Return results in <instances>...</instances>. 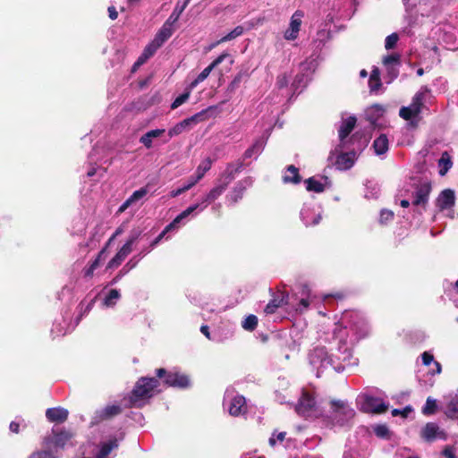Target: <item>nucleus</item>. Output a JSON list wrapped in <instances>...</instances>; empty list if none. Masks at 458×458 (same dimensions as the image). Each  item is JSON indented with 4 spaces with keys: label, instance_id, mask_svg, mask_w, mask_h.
I'll return each instance as SVG.
<instances>
[{
    "label": "nucleus",
    "instance_id": "nucleus-1",
    "mask_svg": "<svg viewBox=\"0 0 458 458\" xmlns=\"http://www.w3.org/2000/svg\"><path fill=\"white\" fill-rule=\"evenodd\" d=\"M160 386L157 377H141L136 382L128 396L130 408H141L153 397L155 390Z\"/></svg>",
    "mask_w": 458,
    "mask_h": 458
},
{
    "label": "nucleus",
    "instance_id": "nucleus-2",
    "mask_svg": "<svg viewBox=\"0 0 458 458\" xmlns=\"http://www.w3.org/2000/svg\"><path fill=\"white\" fill-rule=\"evenodd\" d=\"M357 119L355 116H349L347 119H345L339 130H338V136L340 144L339 147L342 148H349V144H355L358 145V150H362L367 146V139L363 137L362 135H360L358 133L352 134L350 138L349 135L354 129L356 125Z\"/></svg>",
    "mask_w": 458,
    "mask_h": 458
},
{
    "label": "nucleus",
    "instance_id": "nucleus-3",
    "mask_svg": "<svg viewBox=\"0 0 458 458\" xmlns=\"http://www.w3.org/2000/svg\"><path fill=\"white\" fill-rule=\"evenodd\" d=\"M74 437V433L65 428H53L51 434L43 438V445L52 453L64 450Z\"/></svg>",
    "mask_w": 458,
    "mask_h": 458
},
{
    "label": "nucleus",
    "instance_id": "nucleus-4",
    "mask_svg": "<svg viewBox=\"0 0 458 458\" xmlns=\"http://www.w3.org/2000/svg\"><path fill=\"white\" fill-rule=\"evenodd\" d=\"M355 416V411L345 401H330V415L332 425L344 426Z\"/></svg>",
    "mask_w": 458,
    "mask_h": 458
},
{
    "label": "nucleus",
    "instance_id": "nucleus-5",
    "mask_svg": "<svg viewBox=\"0 0 458 458\" xmlns=\"http://www.w3.org/2000/svg\"><path fill=\"white\" fill-rule=\"evenodd\" d=\"M343 323L346 327L352 330L359 339L364 338L368 335V325L364 318L359 311L346 310L342 317Z\"/></svg>",
    "mask_w": 458,
    "mask_h": 458
},
{
    "label": "nucleus",
    "instance_id": "nucleus-6",
    "mask_svg": "<svg viewBox=\"0 0 458 458\" xmlns=\"http://www.w3.org/2000/svg\"><path fill=\"white\" fill-rule=\"evenodd\" d=\"M157 377L163 379L167 386L186 388L190 386V378L187 375L179 372H169L165 369H156Z\"/></svg>",
    "mask_w": 458,
    "mask_h": 458
},
{
    "label": "nucleus",
    "instance_id": "nucleus-7",
    "mask_svg": "<svg viewBox=\"0 0 458 458\" xmlns=\"http://www.w3.org/2000/svg\"><path fill=\"white\" fill-rule=\"evenodd\" d=\"M412 205L421 207L426 210L429 195L432 191L431 182L428 181L421 182L414 185Z\"/></svg>",
    "mask_w": 458,
    "mask_h": 458
},
{
    "label": "nucleus",
    "instance_id": "nucleus-8",
    "mask_svg": "<svg viewBox=\"0 0 458 458\" xmlns=\"http://www.w3.org/2000/svg\"><path fill=\"white\" fill-rule=\"evenodd\" d=\"M249 164L243 163V160H235L233 162L227 163L225 168L221 172L217 177L219 182L228 185L235 179L236 175L243 171Z\"/></svg>",
    "mask_w": 458,
    "mask_h": 458
},
{
    "label": "nucleus",
    "instance_id": "nucleus-9",
    "mask_svg": "<svg viewBox=\"0 0 458 458\" xmlns=\"http://www.w3.org/2000/svg\"><path fill=\"white\" fill-rule=\"evenodd\" d=\"M253 183L251 177L248 176L238 181L232 188L231 191L226 195V199L231 205L239 202L242 198L248 187Z\"/></svg>",
    "mask_w": 458,
    "mask_h": 458
},
{
    "label": "nucleus",
    "instance_id": "nucleus-10",
    "mask_svg": "<svg viewBox=\"0 0 458 458\" xmlns=\"http://www.w3.org/2000/svg\"><path fill=\"white\" fill-rule=\"evenodd\" d=\"M315 405V398L309 392L303 391L295 406V411L301 416L309 417Z\"/></svg>",
    "mask_w": 458,
    "mask_h": 458
},
{
    "label": "nucleus",
    "instance_id": "nucleus-11",
    "mask_svg": "<svg viewBox=\"0 0 458 458\" xmlns=\"http://www.w3.org/2000/svg\"><path fill=\"white\" fill-rule=\"evenodd\" d=\"M357 151H359L358 147L353 148L348 152L341 153L340 155H338L335 160L336 168L339 170L350 169L354 165Z\"/></svg>",
    "mask_w": 458,
    "mask_h": 458
},
{
    "label": "nucleus",
    "instance_id": "nucleus-12",
    "mask_svg": "<svg viewBox=\"0 0 458 458\" xmlns=\"http://www.w3.org/2000/svg\"><path fill=\"white\" fill-rule=\"evenodd\" d=\"M289 294L285 292L276 293L266 305L264 311L267 314H274L278 308L288 303Z\"/></svg>",
    "mask_w": 458,
    "mask_h": 458
},
{
    "label": "nucleus",
    "instance_id": "nucleus-13",
    "mask_svg": "<svg viewBox=\"0 0 458 458\" xmlns=\"http://www.w3.org/2000/svg\"><path fill=\"white\" fill-rule=\"evenodd\" d=\"M420 436L427 442H433L437 437L445 438V433L439 430V427L434 422H428L421 429Z\"/></svg>",
    "mask_w": 458,
    "mask_h": 458
},
{
    "label": "nucleus",
    "instance_id": "nucleus-14",
    "mask_svg": "<svg viewBox=\"0 0 458 458\" xmlns=\"http://www.w3.org/2000/svg\"><path fill=\"white\" fill-rule=\"evenodd\" d=\"M455 204L454 191L451 189H445L438 195L436 205L440 211L450 208Z\"/></svg>",
    "mask_w": 458,
    "mask_h": 458
},
{
    "label": "nucleus",
    "instance_id": "nucleus-15",
    "mask_svg": "<svg viewBox=\"0 0 458 458\" xmlns=\"http://www.w3.org/2000/svg\"><path fill=\"white\" fill-rule=\"evenodd\" d=\"M228 56V54L223 53L219 56H217L208 67H206L198 76L197 78L191 82L190 88L194 89L199 83L205 81L210 72L215 69L217 65H219L225 57Z\"/></svg>",
    "mask_w": 458,
    "mask_h": 458
},
{
    "label": "nucleus",
    "instance_id": "nucleus-16",
    "mask_svg": "<svg viewBox=\"0 0 458 458\" xmlns=\"http://www.w3.org/2000/svg\"><path fill=\"white\" fill-rule=\"evenodd\" d=\"M227 189L225 183L219 182L216 178V185L203 197L201 204H204L203 208H207L208 205L217 199Z\"/></svg>",
    "mask_w": 458,
    "mask_h": 458
},
{
    "label": "nucleus",
    "instance_id": "nucleus-17",
    "mask_svg": "<svg viewBox=\"0 0 458 458\" xmlns=\"http://www.w3.org/2000/svg\"><path fill=\"white\" fill-rule=\"evenodd\" d=\"M303 17V13L301 11H296L292 18L290 22V30L285 32V38L289 40H293L297 38L298 33L301 25V18Z\"/></svg>",
    "mask_w": 458,
    "mask_h": 458
},
{
    "label": "nucleus",
    "instance_id": "nucleus-18",
    "mask_svg": "<svg viewBox=\"0 0 458 458\" xmlns=\"http://www.w3.org/2000/svg\"><path fill=\"white\" fill-rule=\"evenodd\" d=\"M229 413L232 416L237 417L247 412L246 399L243 395L234 396L229 405Z\"/></svg>",
    "mask_w": 458,
    "mask_h": 458
},
{
    "label": "nucleus",
    "instance_id": "nucleus-19",
    "mask_svg": "<svg viewBox=\"0 0 458 458\" xmlns=\"http://www.w3.org/2000/svg\"><path fill=\"white\" fill-rule=\"evenodd\" d=\"M69 416L68 410L63 407L48 408L46 411V417L50 422L64 423Z\"/></svg>",
    "mask_w": 458,
    "mask_h": 458
},
{
    "label": "nucleus",
    "instance_id": "nucleus-20",
    "mask_svg": "<svg viewBox=\"0 0 458 458\" xmlns=\"http://www.w3.org/2000/svg\"><path fill=\"white\" fill-rule=\"evenodd\" d=\"M364 405L369 411L377 414L384 413L388 409V406L384 402L372 396H367L365 398Z\"/></svg>",
    "mask_w": 458,
    "mask_h": 458
},
{
    "label": "nucleus",
    "instance_id": "nucleus-21",
    "mask_svg": "<svg viewBox=\"0 0 458 458\" xmlns=\"http://www.w3.org/2000/svg\"><path fill=\"white\" fill-rule=\"evenodd\" d=\"M106 259V248H102V250L98 253L95 259L89 264L88 267L83 268V276L86 278H91L94 276V272L98 269L101 263Z\"/></svg>",
    "mask_w": 458,
    "mask_h": 458
},
{
    "label": "nucleus",
    "instance_id": "nucleus-22",
    "mask_svg": "<svg viewBox=\"0 0 458 458\" xmlns=\"http://www.w3.org/2000/svg\"><path fill=\"white\" fill-rule=\"evenodd\" d=\"M317 360H320L321 367L332 366V358L328 356L325 347H317L311 354V362L316 363Z\"/></svg>",
    "mask_w": 458,
    "mask_h": 458
},
{
    "label": "nucleus",
    "instance_id": "nucleus-23",
    "mask_svg": "<svg viewBox=\"0 0 458 458\" xmlns=\"http://www.w3.org/2000/svg\"><path fill=\"white\" fill-rule=\"evenodd\" d=\"M174 30V24L165 21L154 39L160 45H163L173 35Z\"/></svg>",
    "mask_w": 458,
    "mask_h": 458
},
{
    "label": "nucleus",
    "instance_id": "nucleus-24",
    "mask_svg": "<svg viewBox=\"0 0 458 458\" xmlns=\"http://www.w3.org/2000/svg\"><path fill=\"white\" fill-rule=\"evenodd\" d=\"M284 183L298 184L301 182V176L299 173V169L290 165L286 167V173L282 178Z\"/></svg>",
    "mask_w": 458,
    "mask_h": 458
},
{
    "label": "nucleus",
    "instance_id": "nucleus-25",
    "mask_svg": "<svg viewBox=\"0 0 458 458\" xmlns=\"http://www.w3.org/2000/svg\"><path fill=\"white\" fill-rule=\"evenodd\" d=\"M165 132V129H155L147 131L140 138V142L148 149L153 146L152 140L154 138L161 137Z\"/></svg>",
    "mask_w": 458,
    "mask_h": 458
},
{
    "label": "nucleus",
    "instance_id": "nucleus-26",
    "mask_svg": "<svg viewBox=\"0 0 458 458\" xmlns=\"http://www.w3.org/2000/svg\"><path fill=\"white\" fill-rule=\"evenodd\" d=\"M373 148L377 155L385 154L389 148L387 136L386 134H380L377 139H375L373 141Z\"/></svg>",
    "mask_w": 458,
    "mask_h": 458
},
{
    "label": "nucleus",
    "instance_id": "nucleus-27",
    "mask_svg": "<svg viewBox=\"0 0 458 458\" xmlns=\"http://www.w3.org/2000/svg\"><path fill=\"white\" fill-rule=\"evenodd\" d=\"M428 92H429V89L425 87L422 90L417 92L413 97L411 106L413 107L414 113L420 114L421 109L424 106L425 95Z\"/></svg>",
    "mask_w": 458,
    "mask_h": 458
},
{
    "label": "nucleus",
    "instance_id": "nucleus-28",
    "mask_svg": "<svg viewBox=\"0 0 458 458\" xmlns=\"http://www.w3.org/2000/svg\"><path fill=\"white\" fill-rule=\"evenodd\" d=\"M369 87L371 92H377L382 87L380 71L377 67H374L370 72Z\"/></svg>",
    "mask_w": 458,
    "mask_h": 458
},
{
    "label": "nucleus",
    "instance_id": "nucleus-29",
    "mask_svg": "<svg viewBox=\"0 0 458 458\" xmlns=\"http://www.w3.org/2000/svg\"><path fill=\"white\" fill-rule=\"evenodd\" d=\"M264 148V142L262 140H257L250 148H248L242 157L239 158V160H243V163H245V160L248 158H250L253 155L259 154Z\"/></svg>",
    "mask_w": 458,
    "mask_h": 458
},
{
    "label": "nucleus",
    "instance_id": "nucleus-30",
    "mask_svg": "<svg viewBox=\"0 0 458 458\" xmlns=\"http://www.w3.org/2000/svg\"><path fill=\"white\" fill-rule=\"evenodd\" d=\"M122 412L120 405H107L99 413L98 417L102 420H109Z\"/></svg>",
    "mask_w": 458,
    "mask_h": 458
},
{
    "label": "nucleus",
    "instance_id": "nucleus-31",
    "mask_svg": "<svg viewBox=\"0 0 458 458\" xmlns=\"http://www.w3.org/2000/svg\"><path fill=\"white\" fill-rule=\"evenodd\" d=\"M212 166V160L210 157H207L200 162L196 169V178L192 181H196V183L203 178L205 174L210 170Z\"/></svg>",
    "mask_w": 458,
    "mask_h": 458
},
{
    "label": "nucleus",
    "instance_id": "nucleus-32",
    "mask_svg": "<svg viewBox=\"0 0 458 458\" xmlns=\"http://www.w3.org/2000/svg\"><path fill=\"white\" fill-rule=\"evenodd\" d=\"M445 414L450 419L458 418V396L455 395L446 404Z\"/></svg>",
    "mask_w": 458,
    "mask_h": 458
},
{
    "label": "nucleus",
    "instance_id": "nucleus-33",
    "mask_svg": "<svg viewBox=\"0 0 458 458\" xmlns=\"http://www.w3.org/2000/svg\"><path fill=\"white\" fill-rule=\"evenodd\" d=\"M146 252H148V250H142L138 255L132 257L120 270L119 276L124 275L128 273L130 270L133 269L138 265L140 259L145 256Z\"/></svg>",
    "mask_w": 458,
    "mask_h": 458
},
{
    "label": "nucleus",
    "instance_id": "nucleus-34",
    "mask_svg": "<svg viewBox=\"0 0 458 458\" xmlns=\"http://www.w3.org/2000/svg\"><path fill=\"white\" fill-rule=\"evenodd\" d=\"M385 112V108L380 104H374L368 108L367 115L369 117V120L370 121H377L380 116L383 115V113Z\"/></svg>",
    "mask_w": 458,
    "mask_h": 458
},
{
    "label": "nucleus",
    "instance_id": "nucleus-35",
    "mask_svg": "<svg viewBox=\"0 0 458 458\" xmlns=\"http://www.w3.org/2000/svg\"><path fill=\"white\" fill-rule=\"evenodd\" d=\"M306 190L316 193H321L325 191V186L322 182L316 180L314 177H310L305 180Z\"/></svg>",
    "mask_w": 458,
    "mask_h": 458
},
{
    "label": "nucleus",
    "instance_id": "nucleus-36",
    "mask_svg": "<svg viewBox=\"0 0 458 458\" xmlns=\"http://www.w3.org/2000/svg\"><path fill=\"white\" fill-rule=\"evenodd\" d=\"M259 319L257 316L250 314L242 322V327L244 330L252 332L258 327Z\"/></svg>",
    "mask_w": 458,
    "mask_h": 458
},
{
    "label": "nucleus",
    "instance_id": "nucleus-37",
    "mask_svg": "<svg viewBox=\"0 0 458 458\" xmlns=\"http://www.w3.org/2000/svg\"><path fill=\"white\" fill-rule=\"evenodd\" d=\"M244 33V28L243 26H236L231 32H229L228 34H226L225 36H224L223 38H221L218 41H217V44H220V43H224V42H226V41H230V40H233L240 36H242V34Z\"/></svg>",
    "mask_w": 458,
    "mask_h": 458
},
{
    "label": "nucleus",
    "instance_id": "nucleus-38",
    "mask_svg": "<svg viewBox=\"0 0 458 458\" xmlns=\"http://www.w3.org/2000/svg\"><path fill=\"white\" fill-rule=\"evenodd\" d=\"M437 410V401L431 397H428L424 407L422 408V413L426 416H430L436 413Z\"/></svg>",
    "mask_w": 458,
    "mask_h": 458
},
{
    "label": "nucleus",
    "instance_id": "nucleus-39",
    "mask_svg": "<svg viewBox=\"0 0 458 458\" xmlns=\"http://www.w3.org/2000/svg\"><path fill=\"white\" fill-rule=\"evenodd\" d=\"M158 42H157L155 39L148 44L141 53V55L145 57L147 60H148L151 56L154 55V54L157 52V50L161 47Z\"/></svg>",
    "mask_w": 458,
    "mask_h": 458
},
{
    "label": "nucleus",
    "instance_id": "nucleus-40",
    "mask_svg": "<svg viewBox=\"0 0 458 458\" xmlns=\"http://www.w3.org/2000/svg\"><path fill=\"white\" fill-rule=\"evenodd\" d=\"M186 7H187V5L185 4H182V5L177 4L175 5L173 13H171V15L168 17V19L166 21L174 25L177 22V21L179 20L181 14L182 13V12L185 10Z\"/></svg>",
    "mask_w": 458,
    "mask_h": 458
},
{
    "label": "nucleus",
    "instance_id": "nucleus-41",
    "mask_svg": "<svg viewBox=\"0 0 458 458\" xmlns=\"http://www.w3.org/2000/svg\"><path fill=\"white\" fill-rule=\"evenodd\" d=\"M199 204L190 206L185 210H183L181 214H179L170 224H174V228L185 217L191 215L193 211H195L199 208Z\"/></svg>",
    "mask_w": 458,
    "mask_h": 458
},
{
    "label": "nucleus",
    "instance_id": "nucleus-42",
    "mask_svg": "<svg viewBox=\"0 0 458 458\" xmlns=\"http://www.w3.org/2000/svg\"><path fill=\"white\" fill-rule=\"evenodd\" d=\"M192 89H191L189 87V89L182 94H181L180 96H178L174 100V102L172 103L171 105V109H176L177 107H179L180 106H182L183 103H185L190 96H191V90Z\"/></svg>",
    "mask_w": 458,
    "mask_h": 458
},
{
    "label": "nucleus",
    "instance_id": "nucleus-43",
    "mask_svg": "<svg viewBox=\"0 0 458 458\" xmlns=\"http://www.w3.org/2000/svg\"><path fill=\"white\" fill-rule=\"evenodd\" d=\"M212 106H209L207 109H204L192 116L189 117L192 124H197L198 123L206 121L208 119V113L212 109Z\"/></svg>",
    "mask_w": 458,
    "mask_h": 458
},
{
    "label": "nucleus",
    "instance_id": "nucleus-44",
    "mask_svg": "<svg viewBox=\"0 0 458 458\" xmlns=\"http://www.w3.org/2000/svg\"><path fill=\"white\" fill-rule=\"evenodd\" d=\"M420 113H414L413 107L410 105V106H403L399 111V115L408 121L412 117L418 116Z\"/></svg>",
    "mask_w": 458,
    "mask_h": 458
},
{
    "label": "nucleus",
    "instance_id": "nucleus-45",
    "mask_svg": "<svg viewBox=\"0 0 458 458\" xmlns=\"http://www.w3.org/2000/svg\"><path fill=\"white\" fill-rule=\"evenodd\" d=\"M124 259H125V258L118 251L114 255V257L109 260V262L106 265V269L110 270V269H114V268L118 267L123 263V261Z\"/></svg>",
    "mask_w": 458,
    "mask_h": 458
},
{
    "label": "nucleus",
    "instance_id": "nucleus-46",
    "mask_svg": "<svg viewBox=\"0 0 458 458\" xmlns=\"http://www.w3.org/2000/svg\"><path fill=\"white\" fill-rule=\"evenodd\" d=\"M374 433L379 438H383V439L390 438V431L386 425H377L374 428Z\"/></svg>",
    "mask_w": 458,
    "mask_h": 458
},
{
    "label": "nucleus",
    "instance_id": "nucleus-47",
    "mask_svg": "<svg viewBox=\"0 0 458 458\" xmlns=\"http://www.w3.org/2000/svg\"><path fill=\"white\" fill-rule=\"evenodd\" d=\"M28 458H56V456L49 450H37L32 452Z\"/></svg>",
    "mask_w": 458,
    "mask_h": 458
},
{
    "label": "nucleus",
    "instance_id": "nucleus-48",
    "mask_svg": "<svg viewBox=\"0 0 458 458\" xmlns=\"http://www.w3.org/2000/svg\"><path fill=\"white\" fill-rule=\"evenodd\" d=\"M135 236L131 237L118 250L125 259L132 251V244L136 241Z\"/></svg>",
    "mask_w": 458,
    "mask_h": 458
},
{
    "label": "nucleus",
    "instance_id": "nucleus-49",
    "mask_svg": "<svg viewBox=\"0 0 458 458\" xmlns=\"http://www.w3.org/2000/svg\"><path fill=\"white\" fill-rule=\"evenodd\" d=\"M148 192V187H142L137 191H135L128 199L132 204L143 197H145Z\"/></svg>",
    "mask_w": 458,
    "mask_h": 458
},
{
    "label": "nucleus",
    "instance_id": "nucleus-50",
    "mask_svg": "<svg viewBox=\"0 0 458 458\" xmlns=\"http://www.w3.org/2000/svg\"><path fill=\"white\" fill-rule=\"evenodd\" d=\"M174 228V224L167 225L165 229L156 237L153 242L150 243V248L156 247L165 237V235Z\"/></svg>",
    "mask_w": 458,
    "mask_h": 458
},
{
    "label": "nucleus",
    "instance_id": "nucleus-51",
    "mask_svg": "<svg viewBox=\"0 0 458 458\" xmlns=\"http://www.w3.org/2000/svg\"><path fill=\"white\" fill-rule=\"evenodd\" d=\"M398 39H399V37H398V34H396V33H392L389 36H387L385 40L386 49H387V50L393 49L396 46Z\"/></svg>",
    "mask_w": 458,
    "mask_h": 458
},
{
    "label": "nucleus",
    "instance_id": "nucleus-52",
    "mask_svg": "<svg viewBox=\"0 0 458 458\" xmlns=\"http://www.w3.org/2000/svg\"><path fill=\"white\" fill-rule=\"evenodd\" d=\"M243 76H244L243 72H239L238 74H236V76L233 79V81L228 85V90L234 91L242 83Z\"/></svg>",
    "mask_w": 458,
    "mask_h": 458
},
{
    "label": "nucleus",
    "instance_id": "nucleus-53",
    "mask_svg": "<svg viewBox=\"0 0 458 458\" xmlns=\"http://www.w3.org/2000/svg\"><path fill=\"white\" fill-rule=\"evenodd\" d=\"M383 64L386 66H389L392 64H400V55L392 54L384 57Z\"/></svg>",
    "mask_w": 458,
    "mask_h": 458
},
{
    "label": "nucleus",
    "instance_id": "nucleus-54",
    "mask_svg": "<svg viewBox=\"0 0 458 458\" xmlns=\"http://www.w3.org/2000/svg\"><path fill=\"white\" fill-rule=\"evenodd\" d=\"M120 297V293L118 292V290L116 289H112L109 291L108 294L106 296L105 298V304L106 306H110L113 304V300H116Z\"/></svg>",
    "mask_w": 458,
    "mask_h": 458
},
{
    "label": "nucleus",
    "instance_id": "nucleus-55",
    "mask_svg": "<svg viewBox=\"0 0 458 458\" xmlns=\"http://www.w3.org/2000/svg\"><path fill=\"white\" fill-rule=\"evenodd\" d=\"M445 155H447V154H446V153H445V154L442 156V157L439 159V165L444 164V167H443V168H441V169L439 170V174H440L441 175H445V173H446V172L451 168V166H452V162H451V160L449 159V157H448V158H446V159H445Z\"/></svg>",
    "mask_w": 458,
    "mask_h": 458
},
{
    "label": "nucleus",
    "instance_id": "nucleus-56",
    "mask_svg": "<svg viewBox=\"0 0 458 458\" xmlns=\"http://www.w3.org/2000/svg\"><path fill=\"white\" fill-rule=\"evenodd\" d=\"M195 184H196V181H191L188 184L184 185L183 187L179 188V189H177L175 191H173L171 192V196L172 197H177L180 194H182V193L185 192L186 191L190 190Z\"/></svg>",
    "mask_w": 458,
    "mask_h": 458
},
{
    "label": "nucleus",
    "instance_id": "nucleus-57",
    "mask_svg": "<svg viewBox=\"0 0 458 458\" xmlns=\"http://www.w3.org/2000/svg\"><path fill=\"white\" fill-rule=\"evenodd\" d=\"M412 411V408L411 406H406L404 407L403 410H399V409H394L392 411V415L394 417L395 416H398V415H401L403 416V418H407L408 415Z\"/></svg>",
    "mask_w": 458,
    "mask_h": 458
},
{
    "label": "nucleus",
    "instance_id": "nucleus-58",
    "mask_svg": "<svg viewBox=\"0 0 458 458\" xmlns=\"http://www.w3.org/2000/svg\"><path fill=\"white\" fill-rule=\"evenodd\" d=\"M184 130H185V128L180 122L179 123H177L175 126H174L172 129H170L168 131L169 138H172L175 135L181 134Z\"/></svg>",
    "mask_w": 458,
    "mask_h": 458
},
{
    "label": "nucleus",
    "instance_id": "nucleus-59",
    "mask_svg": "<svg viewBox=\"0 0 458 458\" xmlns=\"http://www.w3.org/2000/svg\"><path fill=\"white\" fill-rule=\"evenodd\" d=\"M442 455L445 458H456L454 447L452 445H446L442 451Z\"/></svg>",
    "mask_w": 458,
    "mask_h": 458
},
{
    "label": "nucleus",
    "instance_id": "nucleus-60",
    "mask_svg": "<svg viewBox=\"0 0 458 458\" xmlns=\"http://www.w3.org/2000/svg\"><path fill=\"white\" fill-rule=\"evenodd\" d=\"M148 60L143 57L141 55L138 57V59L136 60V62L133 64L132 67H131V72L132 73L136 72L137 70L141 66L143 65Z\"/></svg>",
    "mask_w": 458,
    "mask_h": 458
},
{
    "label": "nucleus",
    "instance_id": "nucleus-61",
    "mask_svg": "<svg viewBox=\"0 0 458 458\" xmlns=\"http://www.w3.org/2000/svg\"><path fill=\"white\" fill-rule=\"evenodd\" d=\"M276 85L279 89L285 88L288 85V78L286 74H282L277 77Z\"/></svg>",
    "mask_w": 458,
    "mask_h": 458
},
{
    "label": "nucleus",
    "instance_id": "nucleus-62",
    "mask_svg": "<svg viewBox=\"0 0 458 458\" xmlns=\"http://www.w3.org/2000/svg\"><path fill=\"white\" fill-rule=\"evenodd\" d=\"M394 218V213L391 210H382L380 213V221L386 222Z\"/></svg>",
    "mask_w": 458,
    "mask_h": 458
},
{
    "label": "nucleus",
    "instance_id": "nucleus-63",
    "mask_svg": "<svg viewBox=\"0 0 458 458\" xmlns=\"http://www.w3.org/2000/svg\"><path fill=\"white\" fill-rule=\"evenodd\" d=\"M421 359H422L423 364L425 366H428L433 361L434 356L431 353H429L428 352H424L421 354Z\"/></svg>",
    "mask_w": 458,
    "mask_h": 458
},
{
    "label": "nucleus",
    "instance_id": "nucleus-64",
    "mask_svg": "<svg viewBox=\"0 0 458 458\" xmlns=\"http://www.w3.org/2000/svg\"><path fill=\"white\" fill-rule=\"evenodd\" d=\"M108 16L111 20H116L118 17V12L116 11L114 6H109L107 9Z\"/></svg>",
    "mask_w": 458,
    "mask_h": 458
}]
</instances>
